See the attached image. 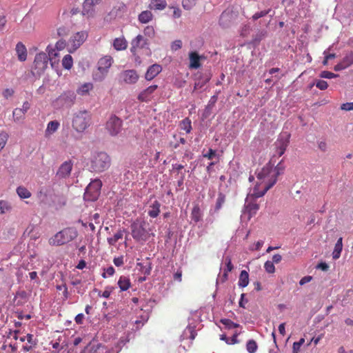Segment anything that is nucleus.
I'll return each mask as SVG.
<instances>
[{"mask_svg":"<svg viewBox=\"0 0 353 353\" xmlns=\"http://www.w3.org/2000/svg\"><path fill=\"white\" fill-rule=\"evenodd\" d=\"M73 163L71 161L63 162L57 172V176L59 178L65 179L68 177L71 173Z\"/></svg>","mask_w":353,"mask_h":353,"instance_id":"2eb2a0df","label":"nucleus"},{"mask_svg":"<svg viewBox=\"0 0 353 353\" xmlns=\"http://www.w3.org/2000/svg\"><path fill=\"white\" fill-rule=\"evenodd\" d=\"M92 89L93 84L92 83H85L77 89V92L79 95L85 96Z\"/></svg>","mask_w":353,"mask_h":353,"instance_id":"c85d7f7f","label":"nucleus"},{"mask_svg":"<svg viewBox=\"0 0 353 353\" xmlns=\"http://www.w3.org/2000/svg\"><path fill=\"white\" fill-rule=\"evenodd\" d=\"M114 264L119 267L123 264V256H121L117 258H114L113 260Z\"/></svg>","mask_w":353,"mask_h":353,"instance_id":"0e129e2a","label":"nucleus"},{"mask_svg":"<svg viewBox=\"0 0 353 353\" xmlns=\"http://www.w3.org/2000/svg\"><path fill=\"white\" fill-rule=\"evenodd\" d=\"M101 0H85L83 3V9L88 11L93 10V8L97 5L101 3Z\"/></svg>","mask_w":353,"mask_h":353,"instance_id":"c9c22d12","label":"nucleus"},{"mask_svg":"<svg viewBox=\"0 0 353 353\" xmlns=\"http://www.w3.org/2000/svg\"><path fill=\"white\" fill-rule=\"evenodd\" d=\"M234 21V14L231 12H223L219 18V24L223 28L230 27Z\"/></svg>","mask_w":353,"mask_h":353,"instance_id":"f3484780","label":"nucleus"},{"mask_svg":"<svg viewBox=\"0 0 353 353\" xmlns=\"http://www.w3.org/2000/svg\"><path fill=\"white\" fill-rule=\"evenodd\" d=\"M12 114L14 121H19L21 119H23L25 116L24 112L19 108H15L13 110Z\"/></svg>","mask_w":353,"mask_h":353,"instance_id":"79ce46f5","label":"nucleus"},{"mask_svg":"<svg viewBox=\"0 0 353 353\" xmlns=\"http://www.w3.org/2000/svg\"><path fill=\"white\" fill-rule=\"evenodd\" d=\"M264 268L268 273H274L275 272V267L273 262L268 261L264 264Z\"/></svg>","mask_w":353,"mask_h":353,"instance_id":"09e8293b","label":"nucleus"},{"mask_svg":"<svg viewBox=\"0 0 353 353\" xmlns=\"http://www.w3.org/2000/svg\"><path fill=\"white\" fill-rule=\"evenodd\" d=\"M14 93V91L12 88H6L3 91L2 95L3 97L8 99L11 97Z\"/></svg>","mask_w":353,"mask_h":353,"instance_id":"13d9d810","label":"nucleus"},{"mask_svg":"<svg viewBox=\"0 0 353 353\" xmlns=\"http://www.w3.org/2000/svg\"><path fill=\"white\" fill-rule=\"evenodd\" d=\"M162 70V67L159 64H153L147 70L145 78L147 81H151L155 78Z\"/></svg>","mask_w":353,"mask_h":353,"instance_id":"a211bd4d","label":"nucleus"},{"mask_svg":"<svg viewBox=\"0 0 353 353\" xmlns=\"http://www.w3.org/2000/svg\"><path fill=\"white\" fill-rule=\"evenodd\" d=\"M316 86L321 90H325L327 88L328 84L324 80H318L316 83Z\"/></svg>","mask_w":353,"mask_h":353,"instance_id":"6e6d98bb","label":"nucleus"},{"mask_svg":"<svg viewBox=\"0 0 353 353\" xmlns=\"http://www.w3.org/2000/svg\"><path fill=\"white\" fill-rule=\"evenodd\" d=\"M88 36L86 31L77 32L72 35L69 39L68 52L72 53L77 50L87 39Z\"/></svg>","mask_w":353,"mask_h":353,"instance_id":"1a4fd4ad","label":"nucleus"},{"mask_svg":"<svg viewBox=\"0 0 353 353\" xmlns=\"http://www.w3.org/2000/svg\"><path fill=\"white\" fill-rule=\"evenodd\" d=\"M225 201V195L222 192H219L218 194V197H217L216 202L215 204V208H214L215 211H219L222 208Z\"/></svg>","mask_w":353,"mask_h":353,"instance_id":"ea45409f","label":"nucleus"},{"mask_svg":"<svg viewBox=\"0 0 353 353\" xmlns=\"http://www.w3.org/2000/svg\"><path fill=\"white\" fill-rule=\"evenodd\" d=\"M143 33L145 36L152 38L155 34L154 28L153 26H148L143 30Z\"/></svg>","mask_w":353,"mask_h":353,"instance_id":"de8ad7c7","label":"nucleus"},{"mask_svg":"<svg viewBox=\"0 0 353 353\" xmlns=\"http://www.w3.org/2000/svg\"><path fill=\"white\" fill-rule=\"evenodd\" d=\"M226 268L224 270H226L227 272H231L234 269V265L232 263V260L230 256H226L225 259Z\"/></svg>","mask_w":353,"mask_h":353,"instance_id":"5fc2aeb1","label":"nucleus"},{"mask_svg":"<svg viewBox=\"0 0 353 353\" xmlns=\"http://www.w3.org/2000/svg\"><path fill=\"white\" fill-rule=\"evenodd\" d=\"M290 134L284 132L280 134L275 142L276 153L281 157L285 152L290 143Z\"/></svg>","mask_w":353,"mask_h":353,"instance_id":"f8f14e48","label":"nucleus"},{"mask_svg":"<svg viewBox=\"0 0 353 353\" xmlns=\"http://www.w3.org/2000/svg\"><path fill=\"white\" fill-rule=\"evenodd\" d=\"M67 46L66 41L64 39H59L55 44V48L57 51L63 50Z\"/></svg>","mask_w":353,"mask_h":353,"instance_id":"3c124183","label":"nucleus"},{"mask_svg":"<svg viewBox=\"0 0 353 353\" xmlns=\"http://www.w3.org/2000/svg\"><path fill=\"white\" fill-rule=\"evenodd\" d=\"M62 65L66 70H70L73 65V59L70 54H66L62 59Z\"/></svg>","mask_w":353,"mask_h":353,"instance_id":"f704fd0d","label":"nucleus"},{"mask_svg":"<svg viewBox=\"0 0 353 353\" xmlns=\"http://www.w3.org/2000/svg\"><path fill=\"white\" fill-rule=\"evenodd\" d=\"M112 46L117 51L124 50L128 47V42L124 37H121L114 39Z\"/></svg>","mask_w":353,"mask_h":353,"instance_id":"aec40b11","label":"nucleus"},{"mask_svg":"<svg viewBox=\"0 0 353 353\" xmlns=\"http://www.w3.org/2000/svg\"><path fill=\"white\" fill-rule=\"evenodd\" d=\"M338 76H339L338 74H334L331 72H329V71H323L320 74V77L321 78H325V79H332V78L337 77Z\"/></svg>","mask_w":353,"mask_h":353,"instance_id":"864d4df0","label":"nucleus"},{"mask_svg":"<svg viewBox=\"0 0 353 353\" xmlns=\"http://www.w3.org/2000/svg\"><path fill=\"white\" fill-rule=\"evenodd\" d=\"M46 51L48 52V61H51V65L53 66L54 63L57 62L55 59L59 57V53L57 50L50 46H48L46 48Z\"/></svg>","mask_w":353,"mask_h":353,"instance_id":"2f4dec72","label":"nucleus"},{"mask_svg":"<svg viewBox=\"0 0 353 353\" xmlns=\"http://www.w3.org/2000/svg\"><path fill=\"white\" fill-rule=\"evenodd\" d=\"M249 283V274L247 271L242 270L239 275V285L241 288L246 287Z\"/></svg>","mask_w":353,"mask_h":353,"instance_id":"473e14b6","label":"nucleus"},{"mask_svg":"<svg viewBox=\"0 0 353 353\" xmlns=\"http://www.w3.org/2000/svg\"><path fill=\"white\" fill-rule=\"evenodd\" d=\"M278 167L267 163L257 174L258 181L248 197L259 198L263 196L276 182L279 175Z\"/></svg>","mask_w":353,"mask_h":353,"instance_id":"f257e3e1","label":"nucleus"},{"mask_svg":"<svg viewBox=\"0 0 353 353\" xmlns=\"http://www.w3.org/2000/svg\"><path fill=\"white\" fill-rule=\"evenodd\" d=\"M111 165L109 155L103 152H97L92 155L90 168L94 172H102L108 170Z\"/></svg>","mask_w":353,"mask_h":353,"instance_id":"7ed1b4c3","label":"nucleus"},{"mask_svg":"<svg viewBox=\"0 0 353 353\" xmlns=\"http://www.w3.org/2000/svg\"><path fill=\"white\" fill-rule=\"evenodd\" d=\"M312 277L311 276H305L300 280L299 284L301 285H303L305 283L310 282L312 281Z\"/></svg>","mask_w":353,"mask_h":353,"instance_id":"338daca9","label":"nucleus"},{"mask_svg":"<svg viewBox=\"0 0 353 353\" xmlns=\"http://www.w3.org/2000/svg\"><path fill=\"white\" fill-rule=\"evenodd\" d=\"M77 235L78 233L75 228H68L57 232L53 237L50 238L49 243L51 245H62L76 239Z\"/></svg>","mask_w":353,"mask_h":353,"instance_id":"20e7f679","label":"nucleus"},{"mask_svg":"<svg viewBox=\"0 0 353 353\" xmlns=\"http://www.w3.org/2000/svg\"><path fill=\"white\" fill-rule=\"evenodd\" d=\"M11 205L8 201L1 200L0 201V214H5L7 212L10 211Z\"/></svg>","mask_w":353,"mask_h":353,"instance_id":"c03bdc74","label":"nucleus"},{"mask_svg":"<svg viewBox=\"0 0 353 353\" xmlns=\"http://www.w3.org/2000/svg\"><path fill=\"white\" fill-rule=\"evenodd\" d=\"M123 121L115 115L111 116L106 122L105 128L110 135L116 136L121 130Z\"/></svg>","mask_w":353,"mask_h":353,"instance_id":"9d476101","label":"nucleus"},{"mask_svg":"<svg viewBox=\"0 0 353 353\" xmlns=\"http://www.w3.org/2000/svg\"><path fill=\"white\" fill-rule=\"evenodd\" d=\"M257 344L254 340H249L246 344V349L249 353H254L257 350Z\"/></svg>","mask_w":353,"mask_h":353,"instance_id":"37998d69","label":"nucleus"},{"mask_svg":"<svg viewBox=\"0 0 353 353\" xmlns=\"http://www.w3.org/2000/svg\"><path fill=\"white\" fill-rule=\"evenodd\" d=\"M161 203L158 201H154L152 204L150 205L148 214L152 218H156L160 213Z\"/></svg>","mask_w":353,"mask_h":353,"instance_id":"b1692460","label":"nucleus"},{"mask_svg":"<svg viewBox=\"0 0 353 353\" xmlns=\"http://www.w3.org/2000/svg\"><path fill=\"white\" fill-rule=\"evenodd\" d=\"M203 213L199 203H194L191 211L190 218L194 223H197L203 220Z\"/></svg>","mask_w":353,"mask_h":353,"instance_id":"6ab92c4d","label":"nucleus"},{"mask_svg":"<svg viewBox=\"0 0 353 353\" xmlns=\"http://www.w3.org/2000/svg\"><path fill=\"white\" fill-rule=\"evenodd\" d=\"M19 196L21 199H28L31 196L30 192L25 187L19 186L17 189Z\"/></svg>","mask_w":353,"mask_h":353,"instance_id":"e433bc0d","label":"nucleus"},{"mask_svg":"<svg viewBox=\"0 0 353 353\" xmlns=\"http://www.w3.org/2000/svg\"><path fill=\"white\" fill-rule=\"evenodd\" d=\"M113 290V287L107 286L105 290L103 292L101 296L106 299L109 298Z\"/></svg>","mask_w":353,"mask_h":353,"instance_id":"680f3d73","label":"nucleus"},{"mask_svg":"<svg viewBox=\"0 0 353 353\" xmlns=\"http://www.w3.org/2000/svg\"><path fill=\"white\" fill-rule=\"evenodd\" d=\"M59 127V123L57 121H52L48 123L47 128L45 132L46 137H49L54 133Z\"/></svg>","mask_w":353,"mask_h":353,"instance_id":"cd10ccee","label":"nucleus"},{"mask_svg":"<svg viewBox=\"0 0 353 353\" xmlns=\"http://www.w3.org/2000/svg\"><path fill=\"white\" fill-rule=\"evenodd\" d=\"M74 99L75 96L74 93L70 92H64L58 98L59 101L63 102L67 105H71L74 103Z\"/></svg>","mask_w":353,"mask_h":353,"instance_id":"393cba45","label":"nucleus"},{"mask_svg":"<svg viewBox=\"0 0 353 353\" xmlns=\"http://www.w3.org/2000/svg\"><path fill=\"white\" fill-rule=\"evenodd\" d=\"M238 332H235L231 339L227 337L225 334H221L220 336V339L224 341L228 345H234L239 343L237 337L239 336Z\"/></svg>","mask_w":353,"mask_h":353,"instance_id":"72a5a7b5","label":"nucleus"},{"mask_svg":"<svg viewBox=\"0 0 353 353\" xmlns=\"http://www.w3.org/2000/svg\"><path fill=\"white\" fill-rule=\"evenodd\" d=\"M342 250H343V246H339V245H335L334 251L332 252V258L335 260L338 259L341 256Z\"/></svg>","mask_w":353,"mask_h":353,"instance_id":"8fccbe9b","label":"nucleus"},{"mask_svg":"<svg viewBox=\"0 0 353 353\" xmlns=\"http://www.w3.org/2000/svg\"><path fill=\"white\" fill-rule=\"evenodd\" d=\"M114 268L112 266H110L106 269H104V272L102 274L103 278H106L107 276H112L114 274Z\"/></svg>","mask_w":353,"mask_h":353,"instance_id":"4d7b16f0","label":"nucleus"},{"mask_svg":"<svg viewBox=\"0 0 353 353\" xmlns=\"http://www.w3.org/2000/svg\"><path fill=\"white\" fill-rule=\"evenodd\" d=\"M125 230L119 229L112 237H108L107 241L110 245H115L117 242L122 239L123 234L125 232Z\"/></svg>","mask_w":353,"mask_h":353,"instance_id":"a878e982","label":"nucleus"},{"mask_svg":"<svg viewBox=\"0 0 353 353\" xmlns=\"http://www.w3.org/2000/svg\"><path fill=\"white\" fill-rule=\"evenodd\" d=\"M210 77H206L205 78V79H203V80H201V79L198 80L194 83V91L196 90H198V89H201L204 85H205L210 81Z\"/></svg>","mask_w":353,"mask_h":353,"instance_id":"49530a36","label":"nucleus"},{"mask_svg":"<svg viewBox=\"0 0 353 353\" xmlns=\"http://www.w3.org/2000/svg\"><path fill=\"white\" fill-rule=\"evenodd\" d=\"M158 88L157 85H152L143 91H141L139 94L138 95V100L141 102H149L152 100L153 98V94Z\"/></svg>","mask_w":353,"mask_h":353,"instance_id":"4468645a","label":"nucleus"},{"mask_svg":"<svg viewBox=\"0 0 353 353\" xmlns=\"http://www.w3.org/2000/svg\"><path fill=\"white\" fill-rule=\"evenodd\" d=\"M263 245V241H259L253 245V247L250 248V250H259L262 248Z\"/></svg>","mask_w":353,"mask_h":353,"instance_id":"774afa93","label":"nucleus"},{"mask_svg":"<svg viewBox=\"0 0 353 353\" xmlns=\"http://www.w3.org/2000/svg\"><path fill=\"white\" fill-rule=\"evenodd\" d=\"M130 229L132 236L137 242H145L154 236L149 223L144 220L137 219L131 224Z\"/></svg>","mask_w":353,"mask_h":353,"instance_id":"f03ea898","label":"nucleus"},{"mask_svg":"<svg viewBox=\"0 0 353 353\" xmlns=\"http://www.w3.org/2000/svg\"><path fill=\"white\" fill-rule=\"evenodd\" d=\"M8 139V134L6 132H0V151L5 147Z\"/></svg>","mask_w":353,"mask_h":353,"instance_id":"a18cd8bd","label":"nucleus"},{"mask_svg":"<svg viewBox=\"0 0 353 353\" xmlns=\"http://www.w3.org/2000/svg\"><path fill=\"white\" fill-rule=\"evenodd\" d=\"M118 285L121 291H125L131 286L130 279L124 276H121L118 281Z\"/></svg>","mask_w":353,"mask_h":353,"instance_id":"c756f323","label":"nucleus"},{"mask_svg":"<svg viewBox=\"0 0 353 353\" xmlns=\"http://www.w3.org/2000/svg\"><path fill=\"white\" fill-rule=\"evenodd\" d=\"M167 6L165 0H151L148 8L154 10H163Z\"/></svg>","mask_w":353,"mask_h":353,"instance_id":"4be33fe9","label":"nucleus"},{"mask_svg":"<svg viewBox=\"0 0 353 353\" xmlns=\"http://www.w3.org/2000/svg\"><path fill=\"white\" fill-rule=\"evenodd\" d=\"M153 19V14L150 10L142 11L138 16V20L141 23H148Z\"/></svg>","mask_w":353,"mask_h":353,"instance_id":"bb28decb","label":"nucleus"},{"mask_svg":"<svg viewBox=\"0 0 353 353\" xmlns=\"http://www.w3.org/2000/svg\"><path fill=\"white\" fill-rule=\"evenodd\" d=\"M182 47V41L181 40H176L172 42L171 48L172 50L176 51L181 49Z\"/></svg>","mask_w":353,"mask_h":353,"instance_id":"052dcab7","label":"nucleus"},{"mask_svg":"<svg viewBox=\"0 0 353 353\" xmlns=\"http://www.w3.org/2000/svg\"><path fill=\"white\" fill-rule=\"evenodd\" d=\"M120 78L125 83L134 84L138 81L139 76L134 70H126L121 72Z\"/></svg>","mask_w":353,"mask_h":353,"instance_id":"ddd939ff","label":"nucleus"},{"mask_svg":"<svg viewBox=\"0 0 353 353\" xmlns=\"http://www.w3.org/2000/svg\"><path fill=\"white\" fill-rule=\"evenodd\" d=\"M33 335L31 334H28L26 335L28 344L23 346V350L24 351L29 352L37 345V341L33 339Z\"/></svg>","mask_w":353,"mask_h":353,"instance_id":"7c9ffc66","label":"nucleus"},{"mask_svg":"<svg viewBox=\"0 0 353 353\" xmlns=\"http://www.w3.org/2000/svg\"><path fill=\"white\" fill-rule=\"evenodd\" d=\"M304 342H305V340L303 338L301 339L299 341L294 342L293 343V347H292L293 353H298L300 350L301 346L303 344Z\"/></svg>","mask_w":353,"mask_h":353,"instance_id":"603ef678","label":"nucleus"},{"mask_svg":"<svg viewBox=\"0 0 353 353\" xmlns=\"http://www.w3.org/2000/svg\"><path fill=\"white\" fill-rule=\"evenodd\" d=\"M216 155V151L212 149H210L207 154L203 155L204 157L208 158V159H212L213 157Z\"/></svg>","mask_w":353,"mask_h":353,"instance_id":"69168bd1","label":"nucleus"},{"mask_svg":"<svg viewBox=\"0 0 353 353\" xmlns=\"http://www.w3.org/2000/svg\"><path fill=\"white\" fill-rule=\"evenodd\" d=\"M16 52L18 59L21 61H25L27 59V49L26 46L21 43L19 42L16 46Z\"/></svg>","mask_w":353,"mask_h":353,"instance_id":"412c9836","label":"nucleus"},{"mask_svg":"<svg viewBox=\"0 0 353 353\" xmlns=\"http://www.w3.org/2000/svg\"><path fill=\"white\" fill-rule=\"evenodd\" d=\"M48 57L45 52H40L36 54L33 65L32 67V73L34 76H40L44 72L48 67Z\"/></svg>","mask_w":353,"mask_h":353,"instance_id":"6e6552de","label":"nucleus"},{"mask_svg":"<svg viewBox=\"0 0 353 353\" xmlns=\"http://www.w3.org/2000/svg\"><path fill=\"white\" fill-rule=\"evenodd\" d=\"M270 12V10H262L261 12H256L253 16H252V19L254 20H256L261 17H265V15H267Z\"/></svg>","mask_w":353,"mask_h":353,"instance_id":"bf43d9fd","label":"nucleus"},{"mask_svg":"<svg viewBox=\"0 0 353 353\" xmlns=\"http://www.w3.org/2000/svg\"><path fill=\"white\" fill-rule=\"evenodd\" d=\"M341 109L346 111L353 110V102L343 103L341 106Z\"/></svg>","mask_w":353,"mask_h":353,"instance_id":"e2e57ef3","label":"nucleus"},{"mask_svg":"<svg viewBox=\"0 0 353 353\" xmlns=\"http://www.w3.org/2000/svg\"><path fill=\"white\" fill-rule=\"evenodd\" d=\"M148 40L141 34L137 35L132 40L130 51L134 56L137 57L135 59L136 61L139 59V56H137L138 50L145 48H148Z\"/></svg>","mask_w":353,"mask_h":353,"instance_id":"9b49d317","label":"nucleus"},{"mask_svg":"<svg viewBox=\"0 0 353 353\" xmlns=\"http://www.w3.org/2000/svg\"><path fill=\"white\" fill-rule=\"evenodd\" d=\"M180 128L181 130H185L186 133H190L192 130L190 119L189 118L183 119L180 123Z\"/></svg>","mask_w":353,"mask_h":353,"instance_id":"4c0bfd02","label":"nucleus"},{"mask_svg":"<svg viewBox=\"0 0 353 353\" xmlns=\"http://www.w3.org/2000/svg\"><path fill=\"white\" fill-rule=\"evenodd\" d=\"M346 68L353 64V52L347 53L341 61Z\"/></svg>","mask_w":353,"mask_h":353,"instance_id":"a19ab883","label":"nucleus"},{"mask_svg":"<svg viewBox=\"0 0 353 353\" xmlns=\"http://www.w3.org/2000/svg\"><path fill=\"white\" fill-rule=\"evenodd\" d=\"M204 56H200L197 52L192 51L189 53V68L190 69H197L201 67V60L205 59Z\"/></svg>","mask_w":353,"mask_h":353,"instance_id":"dca6fc26","label":"nucleus"},{"mask_svg":"<svg viewBox=\"0 0 353 353\" xmlns=\"http://www.w3.org/2000/svg\"><path fill=\"white\" fill-rule=\"evenodd\" d=\"M220 322L225 326V329L228 330L239 327L240 326L239 324L234 323L232 321L228 319H221Z\"/></svg>","mask_w":353,"mask_h":353,"instance_id":"58836bf2","label":"nucleus"},{"mask_svg":"<svg viewBox=\"0 0 353 353\" xmlns=\"http://www.w3.org/2000/svg\"><path fill=\"white\" fill-rule=\"evenodd\" d=\"M102 186V182L100 179L92 181L85 189L83 198L88 201H95L98 199Z\"/></svg>","mask_w":353,"mask_h":353,"instance_id":"423d86ee","label":"nucleus"},{"mask_svg":"<svg viewBox=\"0 0 353 353\" xmlns=\"http://www.w3.org/2000/svg\"><path fill=\"white\" fill-rule=\"evenodd\" d=\"M255 199L254 197H247V204L245 205L246 210L249 213L250 216H252L256 214V212L259 209V205L256 202L248 201V199Z\"/></svg>","mask_w":353,"mask_h":353,"instance_id":"5701e85b","label":"nucleus"},{"mask_svg":"<svg viewBox=\"0 0 353 353\" xmlns=\"http://www.w3.org/2000/svg\"><path fill=\"white\" fill-rule=\"evenodd\" d=\"M112 63L113 59L111 56L101 57L98 61L97 72L94 74L95 79L102 81L107 76Z\"/></svg>","mask_w":353,"mask_h":353,"instance_id":"0eeeda50","label":"nucleus"},{"mask_svg":"<svg viewBox=\"0 0 353 353\" xmlns=\"http://www.w3.org/2000/svg\"><path fill=\"white\" fill-rule=\"evenodd\" d=\"M91 123V115L87 110H80L74 114L72 126L77 132H84Z\"/></svg>","mask_w":353,"mask_h":353,"instance_id":"39448f33","label":"nucleus"}]
</instances>
